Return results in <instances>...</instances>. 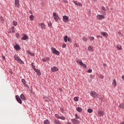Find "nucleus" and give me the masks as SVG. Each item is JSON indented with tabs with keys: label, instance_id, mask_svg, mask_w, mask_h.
<instances>
[{
	"label": "nucleus",
	"instance_id": "nucleus-53",
	"mask_svg": "<svg viewBox=\"0 0 124 124\" xmlns=\"http://www.w3.org/2000/svg\"><path fill=\"white\" fill-rule=\"evenodd\" d=\"M118 34H119L120 36L122 35V33L121 32H118Z\"/></svg>",
	"mask_w": 124,
	"mask_h": 124
},
{
	"label": "nucleus",
	"instance_id": "nucleus-32",
	"mask_svg": "<svg viewBox=\"0 0 124 124\" xmlns=\"http://www.w3.org/2000/svg\"><path fill=\"white\" fill-rule=\"evenodd\" d=\"M82 40L83 41H84L85 42H86V41H87V38L85 36L83 37Z\"/></svg>",
	"mask_w": 124,
	"mask_h": 124
},
{
	"label": "nucleus",
	"instance_id": "nucleus-41",
	"mask_svg": "<svg viewBox=\"0 0 124 124\" xmlns=\"http://www.w3.org/2000/svg\"><path fill=\"white\" fill-rule=\"evenodd\" d=\"M55 116L57 119H60V116H59V115H58V114H55Z\"/></svg>",
	"mask_w": 124,
	"mask_h": 124
},
{
	"label": "nucleus",
	"instance_id": "nucleus-46",
	"mask_svg": "<svg viewBox=\"0 0 124 124\" xmlns=\"http://www.w3.org/2000/svg\"><path fill=\"white\" fill-rule=\"evenodd\" d=\"M92 71H93V70L90 69L88 70V73H92Z\"/></svg>",
	"mask_w": 124,
	"mask_h": 124
},
{
	"label": "nucleus",
	"instance_id": "nucleus-10",
	"mask_svg": "<svg viewBox=\"0 0 124 124\" xmlns=\"http://www.w3.org/2000/svg\"><path fill=\"white\" fill-rule=\"evenodd\" d=\"M39 26L41 27L42 30H45L46 29V27L45 26V24L43 23H39Z\"/></svg>",
	"mask_w": 124,
	"mask_h": 124
},
{
	"label": "nucleus",
	"instance_id": "nucleus-15",
	"mask_svg": "<svg viewBox=\"0 0 124 124\" xmlns=\"http://www.w3.org/2000/svg\"><path fill=\"white\" fill-rule=\"evenodd\" d=\"M79 64H80V65H81L82 66H83V67H84V68H87V65L85 64H83L82 61H81L79 62Z\"/></svg>",
	"mask_w": 124,
	"mask_h": 124
},
{
	"label": "nucleus",
	"instance_id": "nucleus-36",
	"mask_svg": "<svg viewBox=\"0 0 124 124\" xmlns=\"http://www.w3.org/2000/svg\"><path fill=\"white\" fill-rule=\"evenodd\" d=\"M53 16H54V17H57V16H59V15H58L57 14V13H56L55 12H54V13H53Z\"/></svg>",
	"mask_w": 124,
	"mask_h": 124
},
{
	"label": "nucleus",
	"instance_id": "nucleus-39",
	"mask_svg": "<svg viewBox=\"0 0 124 124\" xmlns=\"http://www.w3.org/2000/svg\"><path fill=\"white\" fill-rule=\"evenodd\" d=\"M31 66L32 67L33 69H35V65H33V62L31 63Z\"/></svg>",
	"mask_w": 124,
	"mask_h": 124
},
{
	"label": "nucleus",
	"instance_id": "nucleus-51",
	"mask_svg": "<svg viewBox=\"0 0 124 124\" xmlns=\"http://www.w3.org/2000/svg\"><path fill=\"white\" fill-rule=\"evenodd\" d=\"M65 47H66V45H65V44H63L62 45V47L63 48H65Z\"/></svg>",
	"mask_w": 124,
	"mask_h": 124
},
{
	"label": "nucleus",
	"instance_id": "nucleus-55",
	"mask_svg": "<svg viewBox=\"0 0 124 124\" xmlns=\"http://www.w3.org/2000/svg\"><path fill=\"white\" fill-rule=\"evenodd\" d=\"M59 90H60V91L61 92H62V91H63L62 89V88H60Z\"/></svg>",
	"mask_w": 124,
	"mask_h": 124
},
{
	"label": "nucleus",
	"instance_id": "nucleus-48",
	"mask_svg": "<svg viewBox=\"0 0 124 124\" xmlns=\"http://www.w3.org/2000/svg\"><path fill=\"white\" fill-rule=\"evenodd\" d=\"M77 111H78V112H81L82 109H77Z\"/></svg>",
	"mask_w": 124,
	"mask_h": 124
},
{
	"label": "nucleus",
	"instance_id": "nucleus-40",
	"mask_svg": "<svg viewBox=\"0 0 124 124\" xmlns=\"http://www.w3.org/2000/svg\"><path fill=\"white\" fill-rule=\"evenodd\" d=\"M68 42H69L70 43H71V42H72V41H71V38H68Z\"/></svg>",
	"mask_w": 124,
	"mask_h": 124
},
{
	"label": "nucleus",
	"instance_id": "nucleus-1",
	"mask_svg": "<svg viewBox=\"0 0 124 124\" xmlns=\"http://www.w3.org/2000/svg\"><path fill=\"white\" fill-rule=\"evenodd\" d=\"M90 95L93 97H94V98H99V97H100V95L94 91H91Z\"/></svg>",
	"mask_w": 124,
	"mask_h": 124
},
{
	"label": "nucleus",
	"instance_id": "nucleus-64",
	"mask_svg": "<svg viewBox=\"0 0 124 124\" xmlns=\"http://www.w3.org/2000/svg\"><path fill=\"white\" fill-rule=\"evenodd\" d=\"M80 120H81V119H80Z\"/></svg>",
	"mask_w": 124,
	"mask_h": 124
},
{
	"label": "nucleus",
	"instance_id": "nucleus-34",
	"mask_svg": "<svg viewBox=\"0 0 124 124\" xmlns=\"http://www.w3.org/2000/svg\"><path fill=\"white\" fill-rule=\"evenodd\" d=\"M47 24L49 28L52 26V23L51 22V21H49V22H48Z\"/></svg>",
	"mask_w": 124,
	"mask_h": 124
},
{
	"label": "nucleus",
	"instance_id": "nucleus-28",
	"mask_svg": "<svg viewBox=\"0 0 124 124\" xmlns=\"http://www.w3.org/2000/svg\"><path fill=\"white\" fill-rule=\"evenodd\" d=\"M28 54H29V55H30L31 56H32L33 57H34V54L32 53L31 52V51H28Z\"/></svg>",
	"mask_w": 124,
	"mask_h": 124
},
{
	"label": "nucleus",
	"instance_id": "nucleus-62",
	"mask_svg": "<svg viewBox=\"0 0 124 124\" xmlns=\"http://www.w3.org/2000/svg\"><path fill=\"white\" fill-rule=\"evenodd\" d=\"M94 0V1H95V0Z\"/></svg>",
	"mask_w": 124,
	"mask_h": 124
},
{
	"label": "nucleus",
	"instance_id": "nucleus-56",
	"mask_svg": "<svg viewBox=\"0 0 124 124\" xmlns=\"http://www.w3.org/2000/svg\"><path fill=\"white\" fill-rule=\"evenodd\" d=\"M2 59L3 60H5V57L4 56H2Z\"/></svg>",
	"mask_w": 124,
	"mask_h": 124
},
{
	"label": "nucleus",
	"instance_id": "nucleus-2",
	"mask_svg": "<svg viewBox=\"0 0 124 124\" xmlns=\"http://www.w3.org/2000/svg\"><path fill=\"white\" fill-rule=\"evenodd\" d=\"M14 59L15 60V61L17 62H18V63H20V64L23 63V64H24V63L23 61H22L21 59H20V57L18 56V55L15 54L14 55Z\"/></svg>",
	"mask_w": 124,
	"mask_h": 124
},
{
	"label": "nucleus",
	"instance_id": "nucleus-52",
	"mask_svg": "<svg viewBox=\"0 0 124 124\" xmlns=\"http://www.w3.org/2000/svg\"><path fill=\"white\" fill-rule=\"evenodd\" d=\"M90 79H93V75H90Z\"/></svg>",
	"mask_w": 124,
	"mask_h": 124
},
{
	"label": "nucleus",
	"instance_id": "nucleus-31",
	"mask_svg": "<svg viewBox=\"0 0 124 124\" xmlns=\"http://www.w3.org/2000/svg\"><path fill=\"white\" fill-rule=\"evenodd\" d=\"M67 38H68V36H67V35L65 36L64 38V41L67 42Z\"/></svg>",
	"mask_w": 124,
	"mask_h": 124
},
{
	"label": "nucleus",
	"instance_id": "nucleus-60",
	"mask_svg": "<svg viewBox=\"0 0 124 124\" xmlns=\"http://www.w3.org/2000/svg\"><path fill=\"white\" fill-rule=\"evenodd\" d=\"M77 109H81V108H80V107H78Z\"/></svg>",
	"mask_w": 124,
	"mask_h": 124
},
{
	"label": "nucleus",
	"instance_id": "nucleus-12",
	"mask_svg": "<svg viewBox=\"0 0 124 124\" xmlns=\"http://www.w3.org/2000/svg\"><path fill=\"white\" fill-rule=\"evenodd\" d=\"M34 70L35 71V72H37V74L38 75V76H40V75H41V73H40V70L36 68L34 69Z\"/></svg>",
	"mask_w": 124,
	"mask_h": 124
},
{
	"label": "nucleus",
	"instance_id": "nucleus-27",
	"mask_svg": "<svg viewBox=\"0 0 124 124\" xmlns=\"http://www.w3.org/2000/svg\"><path fill=\"white\" fill-rule=\"evenodd\" d=\"M34 18V16H33V15H31L30 16V20H31V21L33 20Z\"/></svg>",
	"mask_w": 124,
	"mask_h": 124
},
{
	"label": "nucleus",
	"instance_id": "nucleus-18",
	"mask_svg": "<svg viewBox=\"0 0 124 124\" xmlns=\"http://www.w3.org/2000/svg\"><path fill=\"white\" fill-rule=\"evenodd\" d=\"M20 98H21V99H22V100H26V96H25V95H24V94H21L20 95Z\"/></svg>",
	"mask_w": 124,
	"mask_h": 124
},
{
	"label": "nucleus",
	"instance_id": "nucleus-59",
	"mask_svg": "<svg viewBox=\"0 0 124 124\" xmlns=\"http://www.w3.org/2000/svg\"><path fill=\"white\" fill-rule=\"evenodd\" d=\"M120 124H124V122H121Z\"/></svg>",
	"mask_w": 124,
	"mask_h": 124
},
{
	"label": "nucleus",
	"instance_id": "nucleus-38",
	"mask_svg": "<svg viewBox=\"0 0 124 124\" xmlns=\"http://www.w3.org/2000/svg\"><path fill=\"white\" fill-rule=\"evenodd\" d=\"M59 119H61V120H65V117L63 116L60 117Z\"/></svg>",
	"mask_w": 124,
	"mask_h": 124
},
{
	"label": "nucleus",
	"instance_id": "nucleus-19",
	"mask_svg": "<svg viewBox=\"0 0 124 124\" xmlns=\"http://www.w3.org/2000/svg\"><path fill=\"white\" fill-rule=\"evenodd\" d=\"M101 34L103 35V36H105L106 37L108 36V34L106 32H101Z\"/></svg>",
	"mask_w": 124,
	"mask_h": 124
},
{
	"label": "nucleus",
	"instance_id": "nucleus-7",
	"mask_svg": "<svg viewBox=\"0 0 124 124\" xmlns=\"http://www.w3.org/2000/svg\"><path fill=\"white\" fill-rule=\"evenodd\" d=\"M71 121L73 122V124H80V121L79 120H77L75 118L71 119Z\"/></svg>",
	"mask_w": 124,
	"mask_h": 124
},
{
	"label": "nucleus",
	"instance_id": "nucleus-54",
	"mask_svg": "<svg viewBox=\"0 0 124 124\" xmlns=\"http://www.w3.org/2000/svg\"><path fill=\"white\" fill-rule=\"evenodd\" d=\"M122 79H123V81H124V76L122 77Z\"/></svg>",
	"mask_w": 124,
	"mask_h": 124
},
{
	"label": "nucleus",
	"instance_id": "nucleus-13",
	"mask_svg": "<svg viewBox=\"0 0 124 124\" xmlns=\"http://www.w3.org/2000/svg\"><path fill=\"white\" fill-rule=\"evenodd\" d=\"M74 3L76 4V5H78V6H82V4L80 2H79L77 1H73Z\"/></svg>",
	"mask_w": 124,
	"mask_h": 124
},
{
	"label": "nucleus",
	"instance_id": "nucleus-58",
	"mask_svg": "<svg viewBox=\"0 0 124 124\" xmlns=\"http://www.w3.org/2000/svg\"><path fill=\"white\" fill-rule=\"evenodd\" d=\"M0 19H1V21H3V19H2V17H0Z\"/></svg>",
	"mask_w": 124,
	"mask_h": 124
},
{
	"label": "nucleus",
	"instance_id": "nucleus-3",
	"mask_svg": "<svg viewBox=\"0 0 124 124\" xmlns=\"http://www.w3.org/2000/svg\"><path fill=\"white\" fill-rule=\"evenodd\" d=\"M51 51L53 54H55V55H60V52L59 51L57 50V49H56L55 48L52 47Z\"/></svg>",
	"mask_w": 124,
	"mask_h": 124
},
{
	"label": "nucleus",
	"instance_id": "nucleus-50",
	"mask_svg": "<svg viewBox=\"0 0 124 124\" xmlns=\"http://www.w3.org/2000/svg\"><path fill=\"white\" fill-rule=\"evenodd\" d=\"M99 78L101 79H103L104 78V77L102 75L100 76Z\"/></svg>",
	"mask_w": 124,
	"mask_h": 124
},
{
	"label": "nucleus",
	"instance_id": "nucleus-21",
	"mask_svg": "<svg viewBox=\"0 0 124 124\" xmlns=\"http://www.w3.org/2000/svg\"><path fill=\"white\" fill-rule=\"evenodd\" d=\"M15 27H14V26H12L10 28V30H12V33H14V32H15Z\"/></svg>",
	"mask_w": 124,
	"mask_h": 124
},
{
	"label": "nucleus",
	"instance_id": "nucleus-23",
	"mask_svg": "<svg viewBox=\"0 0 124 124\" xmlns=\"http://www.w3.org/2000/svg\"><path fill=\"white\" fill-rule=\"evenodd\" d=\"M88 50L89 52H92L93 51V46H90L88 47Z\"/></svg>",
	"mask_w": 124,
	"mask_h": 124
},
{
	"label": "nucleus",
	"instance_id": "nucleus-17",
	"mask_svg": "<svg viewBox=\"0 0 124 124\" xmlns=\"http://www.w3.org/2000/svg\"><path fill=\"white\" fill-rule=\"evenodd\" d=\"M54 123L55 124H62V123H61L60 121H59V120H58V119H55L54 120Z\"/></svg>",
	"mask_w": 124,
	"mask_h": 124
},
{
	"label": "nucleus",
	"instance_id": "nucleus-57",
	"mask_svg": "<svg viewBox=\"0 0 124 124\" xmlns=\"http://www.w3.org/2000/svg\"><path fill=\"white\" fill-rule=\"evenodd\" d=\"M97 37H100L101 38H102V37H101L100 36H98V35L97 36Z\"/></svg>",
	"mask_w": 124,
	"mask_h": 124
},
{
	"label": "nucleus",
	"instance_id": "nucleus-49",
	"mask_svg": "<svg viewBox=\"0 0 124 124\" xmlns=\"http://www.w3.org/2000/svg\"><path fill=\"white\" fill-rule=\"evenodd\" d=\"M117 48H118V49H119V50H122V46H117Z\"/></svg>",
	"mask_w": 124,
	"mask_h": 124
},
{
	"label": "nucleus",
	"instance_id": "nucleus-25",
	"mask_svg": "<svg viewBox=\"0 0 124 124\" xmlns=\"http://www.w3.org/2000/svg\"><path fill=\"white\" fill-rule=\"evenodd\" d=\"M13 26H15V27H16L18 25V23L16 21H14L13 22Z\"/></svg>",
	"mask_w": 124,
	"mask_h": 124
},
{
	"label": "nucleus",
	"instance_id": "nucleus-33",
	"mask_svg": "<svg viewBox=\"0 0 124 124\" xmlns=\"http://www.w3.org/2000/svg\"><path fill=\"white\" fill-rule=\"evenodd\" d=\"M87 112H88V113H93V109H88Z\"/></svg>",
	"mask_w": 124,
	"mask_h": 124
},
{
	"label": "nucleus",
	"instance_id": "nucleus-22",
	"mask_svg": "<svg viewBox=\"0 0 124 124\" xmlns=\"http://www.w3.org/2000/svg\"><path fill=\"white\" fill-rule=\"evenodd\" d=\"M112 85H114V88H115L117 86V82H116V79H114L113 80Z\"/></svg>",
	"mask_w": 124,
	"mask_h": 124
},
{
	"label": "nucleus",
	"instance_id": "nucleus-8",
	"mask_svg": "<svg viewBox=\"0 0 124 124\" xmlns=\"http://www.w3.org/2000/svg\"><path fill=\"white\" fill-rule=\"evenodd\" d=\"M68 19L69 17L66 16H63V21L64 23H67L68 22Z\"/></svg>",
	"mask_w": 124,
	"mask_h": 124
},
{
	"label": "nucleus",
	"instance_id": "nucleus-47",
	"mask_svg": "<svg viewBox=\"0 0 124 124\" xmlns=\"http://www.w3.org/2000/svg\"><path fill=\"white\" fill-rule=\"evenodd\" d=\"M102 10H103L104 11H105L106 10V9H105V7H104V6L102 7Z\"/></svg>",
	"mask_w": 124,
	"mask_h": 124
},
{
	"label": "nucleus",
	"instance_id": "nucleus-30",
	"mask_svg": "<svg viewBox=\"0 0 124 124\" xmlns=\"http://www.w3.org/2000/svg\"><path fill=\"white\" fill-rule=\"evenodd\" d=\"M120 108H122V109H124V104H121L119 106Z\"/></svg>",
	"mask_w": 124,
	"mask_h": 124
},
{
	"label": "nucleus",
	"instance_id": "nucleus-11",
	"mask_svg": "<svg viewBox=\"0 0 124 124\" xmlns=\"http://www.w3.org/2000/svg\"><path fill=\"white\" fill-rule=\"evenodd\" d=\"M21 82H22V83H23L24 86H25L26 88L27 87H28V88H29L27 84V82H26V80H25V79H22Z\"/></svg>",
	"mask_w": 124,
	"mask_h": 124
},
{
	"label": "nucleus",
	"instance_id": "nucleus-4",
	"mask_svg": "<svg viewBox=\"0 0 124 124\" xmlns=\"http://www.w3.org/2000/svg\"><path fill=\"white\" fill-rule=\"evenodd\" d=\"M96 18L98 20H102L105 18V16L103 15H98L96 16Z\"/></svg>",
	"mask_w": 124,
	"mask_h": 124
},
{
	"label": "nucleus",
	"instance_id": "nucleus-42",
	"mask_svg": "<svg viewBox=\"0 0 124 124\" xmlns=\"http://www.w3.org/2000/svg\"><path fill=\"white\" fill-rule=\"evenodd\" d=\"M75 116H76V119H80V117L78 116V114H77V113L75 114Z\"/></svg>",
	"mask_w": 124,
	"mask_h": 124
},
{
	"label": "nucleus",
	"instance_id": "nucleus-43",
	"mask_svg": "<svg viewBox=\"0 0 124 124\" xmlns=\"http://www.w3.org/2000/svg\"><path fill=\"white\" fill-rule=\"evenodd\" d=\"M46 62H49L50 61V58H49V57H46Z\"/></svg>",
	"mask_w": 124,
	"mask_h": 124
},
{
	"label": "nucleus",
	"instance_id": "nucleus-5",
	"mask_svg": "<svg viewBox=\"0 0 124 124\" xmlns=\"http://www.w3.org/2000/svg\"><path fill=\"white\" fill-rule=\"evenodd\" d=\"M15 7H17V8H19V7L20 6V1L19 0H15Z\"/></svg>",
	"mask_w": 124,
	"mask_h": 124
},
{
	"label": "nucleus",
	"instance_id": "nucleus-16",
	"mask_svg": "<svg viewBox=\"0 0 124 124\" xmlns=\"http://www.w3.org/2000/svg\"><path fill=\"white\" fill-rule=\"evenodd\" d=\"M21 39H22V40H27V39H28V36L24 34Z\"/></svg>",
	"mask_w": 124,
	"mask_h": 124
},
{
	"label": "nucleus",
	"instance_id": "nucleus-44",
	"mask_svg": "<svg viewBox=\"0 0 124 124\" xmlns=\"http://www.w3.org/2000/svg\"><path fill=\"white\" fill-rule=\"evenodd\" d=\"M16 37L17 38H20V35L19 34V33H16Z\"/></svg>",
	"mask_w": 124,
	"mask_h": 124
},
{
	"label": "nucleus",
	"instance_id": "nucleus-45",
	"mask_svg": "<svg viewBox=\"0 0 124 124\" xmlns=\"http://www.w3.org/2000/svg\"><path fill=\"white\" fill-rule=\"evenodd\" d=\"M42 60L43 62H47L46 61V59H45V58H43Z\"/></svg>",
	"mask_w": 124,
	"mask_h": 124
},
{
	"label": "nucleus",
	"instance_id": "nucleus-9",
	"mask_svg": "<svg viewBox=\"0 0 124 124\" xmlns=\"http://www.w3.org/2000/svg\"><path fill=\"white\" fill-rule=\"evenodd\" d=\"M51 71L53 72H56V71H59V68H58L56 66H53V67H51Z\"/></svg>",
	"mask_w": 124,
	"mask_h": 124
},
{
	"label": "nucleus",
	"instance_id": "nucleus-26",
	"mask_svg": "<svg viewBox=\"0 0 124 124\" xmlns=\"http://www.w3.org/2000/svg\"><path fill=\"white\" fill-rule=\"evenodd\" d=\"M44 124H50V122H49V120L46 119V120L44 121Z\"/></svg>",
	"mask_w": 124,
	"mask_h": 124
},
{
	"label": "nucleus",
	"instance_id": "nucleus-35",
	"mask_svg": "<svg viewBox=\"0 0 124 124\" xmlns=\"http://www.w3.org/2000/svg\"><path fill=\"white\" fill-rule=\"evenodd\" d=\"M81 61H80L79 60V59H76V62L77 63H78V64H80V62Z\"/></svg>",
	"mask_w": 124,
	"mask_h": 124
},
{
	"label": "nucleus",
	"instance_id": "nucleus-29",
	"mask_svg": "<svg viewBox=\"0 0 124 124\" xmlns=\"http://www.w3.org/2000/svg\"><path fill=\"white\" fill-rule=\"evenodd\" d=\"M74 100H75V101H78V100H79V97H75L74 98Z\"/></svg>",
	"mask_w": 124,
	"mask_h": 124
},
{
	"label": "nucleus",
	"instance_id": "nucleus-37",
	"mask_svg": "<svg viewBox=\"0 0 124 124\" xmlns=\"http://www.w3.org/2000/svg\"><path fill=\"white\" fill-rule=\"evenodd\" d=\"M89 39L90 40H93H93H94V37H93V36H91L89 37Z\"/></svg>",
	"mask_w": 124,
	"mask_h": 124
},
{
	"label": "nucleus",
	"instance_id": "nucleus-14",
	"mask_svg": "<svg viewBox=\"0 0 124 124\" xmlns=\"http://www.w3.org/2000/svg\"><path fill=\"white\" fill-rule=\"evenodd\" d=\"M98 116H99L100 117L101 116H104V112L103 111H99L98 113Z\"/></svg>",
	"mask_w": 124,
	"mask_h": 124
},
{
	"label": "nucleus",
	"instance_id": "nucleus-6",
	"mask_svg": "<svg viewBox=\"0 0 124 124\" xmlns=\"http://www.w3.org/2000/svg\"><path fill=\"white\" fill-rule=\"evenodd\" d=\"M16 101L19 104H22V100H21V98H20V96L19 95H16Z\"/></svg>",
	"mask_w": 124,
	"mask_h": 124
},
{
	"label": "nucleus",
	"instance_id": "nucleus-61",
	"mask_svg": "<svg viewBox=\"0 0 124 124\" xmlns=\"http://www.w3.org/2000/svg\"><path fill=\"white\" fill-rule=\"evenodd\" d=\"M9 33H11V31H10V32H9Z\"/></svg>",
	"mask_w": 124,
	"mask_h": 124
},
{
	"label": "nucleus",
	"instance_id": "nucleus-63",
	"mask_svg": "<svg viewBox=\"0 0 124 124\" xmlns=\"http://www.w3.org/2000/svg\"><path fill=\"white\" fill-rule=\"evenodd\" d=\"M68 124H71V123H68Z\"/></svg>",
	"mask_w": 124,
	"mask_h": 124
},
{
	"label": "nucleus",
	"instance_id": "nucleus-24",
	"mask_svg": "<svg viewBox=\"0 0 124 124\" xmlns=\"http://www.w3.org/2000/svg\"><path fill=\"white\" fill-rule=\"evenodd\" d=\"M54 19L55 20V22H58V21H59V19H60V17H59V16H55Z\"/></svg>",
	"mask_w": 124,
	"mask_h": 124
},
{
	"label": "nucleus",
	"instance_id": "nucleus-20",
	"mask_svg": "<svg viewBox=\"0 0 124 124\" xmlns=\"http://www.w3.org/2000/svg\"><path fill=\"white\" fill-rule=\"evenodd\" d=\"M14 48H15V49L16 50H17V51H18V50H20V46H19V45H16L15 46Z\"/></svg>",
	"mask_w": 124,
	"mask_h": 124
}]
</instances>
